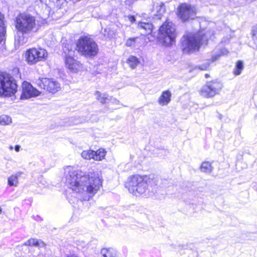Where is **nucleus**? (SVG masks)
<instances>
[{
	"label": "nucleus",
	"mask_w": 257,
	"mask_h": 257,
	"mask_svg": "<svg viewBox=\"0 0 257 257\" xmlns=\"http://www.w3.org/2000/svg\"><path fill=\"white\" fill-rule=\"evenodd\" d=\"M127 19L132 23H134L136 21L135 17L133 16H128Z\"/></svg>",
	"instance_id": "473e14b6"
},
{
	"label": "nucleus",
	"mask_w": 257,
	"mask_h": 257,
	"mask_svg": "<svg viewBox=\"0 0 257 257\" xmlns=\"http://www.w3.org/2000/svg\"><path fill=\"white\" fill-rule=\"evenodd\" d=\"M252 38L257 40V26L254 27L252 30Z\"/></svg>",
	"instance_id": "7c9ffc66"
},
{
	"label": "nucleus",
	"mask_w": 257,
	"mask_h": 257,
	"mask_svg": "<svg viewBox=\"0 0 257 257\" xmlns=\"http://www.w3.org/2000/svg\"><path fill=\"white\" fill-rule=\"evenodd\" d=\"M137 39V38L128 39V40H127V41L126 42V43H125L126 46L127 47L134 46L135 43H136V40Z\"/></svg>",
	"instance_id": "c756f323"
},
{
	"label": "nucleus",
	"mask_w": 257,
	"mask_h": 257,
	"mask_svg": "<svg viewBox=\"0 0 257 257\" xmlns=\"http://www.w3.org/2000/svg\"><path fill=\"white\" fill-rule=\"evenodd\" d=\"M48 55L46 50L42 48H32L25 53V58L28 63L33 65L37 62L45 60Z\"/></svg>",
	"instance_id": "1a4fd4ad"
},
{
	"label": "nucleus",
	"mask_w": 257,
	"mask_h": 257,
	"mask_svg": "<svg viewBox=\"0 0 257 257\" xmlns=\"http://www.w3.org/2000/svg\"><path fill=\"white\" fill-rule=\"evenodd\" d=\"M171 92L169 90L162 92L158 99V103L162 106L167 105L171 101Z\"/></svg>",
	"instance_id": "dca6fc26"
},
{
	"label": "nucleus",
	"mask_w": 257,
	"mask_h": 257,
	"mask_svg": "<svg viewBox=\"0 0 257 257\" xmlns=\"http://www.w3.org/2000/svg\"><path fill=\"white\" fill-rule=\"evenodd\" d=\"M19 43H22V44H23V43H24V40H19Z\"/></svg>",
	"instance_id": "f704fd0d"
},
{
	"label": "nucleus",
	"mask_w": 257,
	"mask_h": 257,
	"mask_svg": "<svg viewBox=\"0 0 257 257\" xmlns=\"http://www.w3.org/2000/svg\"><path fill=\"white\" fill-rule=\"evenodd\" d=\"M22 174V172H17L15 174L12 175L8 179V185L10 186H17L18 184V178Z\"/></svg>",
	"instance_id": "6ab92c4d"
},
{
	"label": "nucleus",
	"mask_w": 257,
	"mask_h": 257,
	"mask_svg": "<svg viewBox=\"0 0 257 257\" xmlns=\"http://www.w3.org/2000/svg\"><path fill=\"white\" fill-rule=\"evenodd\" d=\"M4 16L0 13V43L4 40L6 32L5 27H4Z\"/></svg>",
	"instance_id": "5701e85b"
},
{
	"label": "nucleus",
	"mask_w": 257,
	"mask_h": 257,
	"mask_svg": "<svg viewBox=\"0 0 257 257\" xmlns=\"http://www.w3.org/2000/svg\"><path fill=\"white\" fill-rule=\"evenodd\" d=\"M243 68V65L242 62L241 61H238L236 63L235 68L234 71V74L235 75H238L240 74Z\"/></svg>",
	"instance_id": "cd10ccee"
},
{
	"label": "nucleus",
	"mask_w": 257,
	"mask_h": 257,
	"mask_svg": "<svg viewBox=\"0 0 257 257\" xmlns=\"http://www.w3.org/2000/svg\"><path fill=\"white\" fill-rule=\"evenodd\" d=\"M196 14L194 7L187 4H182L179 7V16L183 21L193 19Z\"/></svg>",
	"instance_id": "f8f14e48"
},
{
	"label": "nucleus",
	"mask_w": 257,
	"mask_h": 257,
	"mask_svg": "<svg viewBox=\"0 0 257 257\" xmlns=\"http://www.w3.org/2000/svg\"><path fill=\"white\" fill-rule=\"evenodd\" d=\"M213 169L211 163L208 161L203 162L200 167L201 172L206 174L211 173Z\"/></svg>",
	"instance_id": "aec40b11"
},
{
	"label": "nucleus",
	"mask_w": 257,
	"mask_h": 257,
	"mask_svg": "<svg viewBox=\"0 0 257 257\" xmlns=\"http://www.w3.org/2000/svg\"><path fill=\"white\" fill-rule=\"evenodd\" d=\"M96 98L100 101L101 103H105L108 99V95L107 94H101L99 92L96 91L95 93Z\"/></svg>",
	"instance_id": "a878e982"
},
{
	"label": "nucleus",
	"mask_w": 257,
	"mask_h": 257,
	"mask_svg": "<svg viewBox=\"0 0 257 257\" xmlns=\"http://www.w3.org/2000/svg\"><path fill=\"white\" fill-rule=\"evenodd\" d=\"M40 94V92L28 82H24L22 84V93L21 99H27L32 97H36Z\"/></svg>",
	"instance_id": "ddd939ff"
},
{
	"label": "nucleus",
	"mask_w": 257,
	"mask_h": 257,
	"mask_svg": "<svg viewBox=\"0 0 257 257\" xmlns=\"http://www.w3.org/2000/svg\"><path fill=\"white\" fill-rule=\"evenodd\" d=\"M42 3H44L43 8L44 9V12L42 14L41 17L43 19L46 20L50 15L51 7L53 6L56 8H60L61 5L65 0H40Z\"/></svg>",
	"instance_id": "4468645a"
},
{
	"label": "nucleus",
	"mask_w": 257,
	"mask_h": 257,
	"mask_svg": "<svg viewBox=\"0 0 257 257\" xmlns=\"http://www.w3.org/2000/svg\"><path fill=\"white\" fill-rule=\"evenodd\" d=\"M36 83L41 88L51 93H55L60 89V84L53 79L42 78L37 80Z\"/></svg>",
	"instance_id": "9b49d317"
},
{
	"label": "nucleus",
	"mask_w": 257,
	"mask_h": 257,
	"mask_svg": "<svg viewBox=\"0 0 257 257\" xmlns=\"http://www.w3.org/2000/svg\"><path fill=\"white\" fill-rule=\"evenodd\" d=\"M15 26L18 31L23 35L36 32L39 29L35 18L27 14H21L16 17Z\"/></svg>",
	"instance_id": "7ed1b4c3"
},
{
	"label": "nucleus",
	"mask_w": 257,
	"mask_h": 257,
	"mask_svg": "<svg viewBox=\"0 0 257 257\" xmlns=\"http://www.w3.org/2000/svg\"><path fill=\"white\" fill-rule=\"evenodd\" d=\"M12 121L11 117L8 115H2L0 116V124L1 125H9Z\"/></svg>",
	"instance_id": "393cba45"
},
{
	"label": "nucleus",
	"mask_w": 257,
	"mask_h": 257,
	"mask_svg": "<svg viewBox=\"0 0 257 257\" xmlns=\"http://www.w3.org/2000/svg\"><path fill=\"white\" fill-rule=\"evenodd\" d=\"M20 149V146L19 145H16L15 147V150L16 152H19Z\"/></svg>",
	"instance_id": "72a5a7b5"
},
{
	"label": "nucleus",
	"mask_w": 257,
	"mask_h": 257,
	"mask_svg": "<svg viewBox=\"0 0 257 257\" xmlns=\"http://www.w3.org/2000/svg\"><path fill=\"white\" fill-rule=\"evenodd\" d=\"M64 170L66 183L82 201L89 200L101 186L98 175H86L72 166H67Z\"/></svg>",
	"instance_id": "f257e3e1"
},
{
	"label": "nucleus",
	"mask_w": 257,
	"mask_h": 257,
	"mask_svg": "<svg viewBox=\"0 0 257 257\" xmlns=\"http://www.w3.org/2000/svg\"><path fill=\"white\" fill-rule=\"evenodd\" d=\"M209 64L208 63L204 65H202L199 66V69L202 70H205L209 67Z\"/></svg>",
	"instance_id": "2f4dec72"
},
{
	"label": "nucleus",
	"mask_w": 257,
	"mask_h": 257,
	"mask_svg": "<svg viewBox=\"0 0 257 257\" xmlns=\"http://www.w3.org/2000/svg\"><path fill=\"white\" fill-rule=\"evenodd\" d=\"M17 84L15 80L11 76H1L0 78V95L10 96L17 91Z\"/></svg>",
	"instance_id": "0eeeda50"
},
{
	"label": "nucleus",
	"mask_w": 257,
	"mask_h": 257,
	"mask_svg": "<svg viewBox=\"0 0 257 257\" xmlns=\"http://www.w3.org/2000/svg\"><path fill=\"white\" fill-rule=\"evenodd\" d=\"M76 49L82 55L86 57L95 56L98 52L96 42L88 37H81L77 42Z\"/></svg>",
	"instance_id": "423d86ee"
},
{
	"label": "nucleus",
	"mask_w": 257,
	"mask_h": 257,
	"mask_svg": "<svg viewBox=\"0 0 257 257\" xmlns=\"http://www.w3.org/2000/svg\"><path fill=\"white\" fill-rule=\"evenodd\" d=\"M177 33L174 24L166 21L160 28L159 38L164 46H170L175 42Z\"/></svg>",
	"instance_id": "39448f33"
},
{
	"label": "nucleus",
	"mask_w": 257,
	"mask_h": 257,
	"mask_svg": "<svg viewBox=\"0 0 257 257\" xmlns=\"http://www.w3.org/2000/svg\"><path fill=\"white\" fill-rule=\"evenodd\" d=\"M127 63L132 69H135L140 63V61L137 57L130 56L127 59Z\"/></svg>",
	"instance_id": "4be33fe9"
},
{
	"label": "nucleus",
	"mask_w": 257,
	"mask_h": 257,
	"mask_svg": "<svg viewBox=\"0 0 257 257\" xmlns=\"http://www.w3.org/2000/svg\"><path fill=\"white\" fill-rule=\"evenodd\" d=\"M25 245H34L35 246H37L39 245V242L37 239L31 238L26 241L24 243Z\"/></svg>",
	"instance_id": "c85d7f7f"
},
{
	"label": "nucleus",
	"mask_w": 257,
	"mask_h": 257,
	"mask_svg": "<svg viewBox=\"0 0 257 257\" xmlns=\"http://www.w3.org/2000/svg\"><path fill=\"white\" fill-rule=\"evenodd\" d=\"M210 33L201 31L197 33H189L181 39V49L184 53H191L198 51L201 45L206 44Z\"/></svg>",
	"instance_id": "f03ea898"
},
{
	"label": "nucleus",
	"mask_w": 257,
	"mask_h": 257,
	"mask_svg": "<svg viewBox=\"0 0 257 257\" xmlns=\"http://www.w3.org/2000/svg\"><path fill=\"white\" fill-rule=\"evenodd\" d=\"M138 28L141 31V33L145 35L152 32L153 25L149 23L140 22L138 24Z\"/></svg>",
	"instance_id": "a211bd4d"
},
{
	"label": "nucleus",
	"mask_w": 257,
	"mask_h": 257,
	"mask_svg": "<svg viewBox=\"0 0 257 257\" xmlns=\"http://www.w3.org/2000/svg\"><path fill=\"white\" fill-rule=\"evenodd\" d=\"M153 12L154 15L158 19H161L162 16L165 12V8L163 3L160 2L157 3L156 6L153 7Z\"/></svg>",
	"instance_id": "2eb2a0df"
},
{
	"label": "nucleus",
	"mask_w": 257,
	"mask_h": 257,
	"mask_svg": "<svg viewBox=\"0 0 257 257\" xmlns=\"http://www.w3.org/2000/svg\"><path fill=\"white\" fill-rule=\"evenodd\" d=\"M94 160L100 161L103 159L105 155V152L104 149H100L97 151H94Z\"/></svg>",
	"instance_id": "b1692460"
},
{
	"label": "nucleus",
	"mask_w": 257,
	"mask_h": 257,
	"mask_svg": "<svg viewBox=\"0 0 257 257\" xmlns=\"http://www.w3.org/2000/svg\"><path fill=\"white\" fill-rule=\"evenodd\" d=\"M222 87V84L218 81L208 82L200 90V94L204 97H212L218 94Z\"/></svg>",
	"instance_id": "9d476101"
},
{
	"label": "nucleus",
	"mask_w": 257,
	"mask_h": 257,
	"mask_svg": "<svg viewBox=\"0 0 257 257\" xmlns=\"http://www.w3.org/2000/svg\"><path fill=\"white\" fill-rule=\"evenodd\" d=\"M10 149H11V150H13V147H12V146H11V147H10Z\"/></svg>",
	"instance_id": "c9c22d12"
},
{
	"label": "nucleus",
	"mask_w": 257,
	"mask_h": 257,
	"mask_svg": "<svg viewBox=\"0 0 257 257\" xmlns=\"http://www.w3.org/2000/svg\"><path fill=\"white\" fill-rule=\"evenodd\" d=\"M101 253L103 257H116L117 251L112 248H103L101 250Z\"/></svg>",
	"instance_id": "412c9836"
},
{
	"label": "nucleus",
	"mask_w": 257,
	"mask_h": 257,
	"mask_svg": "<svg viewBox=\"0 0 257 257\" xmlns=\"http://www.w3.org/2000/svg\"><path fill=\"white\" fill-rule=\"evenodd\" d=\"M228 51L225 48L217 49L212 52L210 61L214 62L217 60L221 56L226 55Z\"/></svg>",
	"instance_id": "f3484780"
},
{
	"label": "nucleus",
	"mask_w": 257,
	"mask_h": 257,
	"mask_svg": "<svg viewBox=\"0 0 257 257\" xmlns=\"http://www.w3.org/2000/svg\"><path fill=\"white\" fill-rule=\"evenodd\" d=\"M69 46L65 47L63 49L65 53V64L66 67L72 72L77 73L83 69L82 65L73 58L74 51L69 50Z\"/></svg>",
	"instance_id": "6e6552de"
},
{
	"label": "nucleus",
	"mask_w": 257,
	"mask_h": 257,
	"mask_svg": "<svg viewBox=\"0 0 257 257\" xmlns=\"http://www.w3.org/2000/svg\"><path fill=\"white\" fill-rule=\"evenodd\" d=\"M205 76H206V77H208V75H207V74H206V75H205Z\"/></svg>",
	"instance_id": "e433bc0d"
},
{
	"label": "nucleus",
	"mask_w": 257,
	"mask_h": 257,
	"mask_svg": "<svg viewBox=\"0 0 257 257\" xmlns=\"http://www.w3.org/2000/svg\"><path fill=\"white\" fill-rule=\"evenodd\" d=\"M125 187L130 193L136 196L145 194L148 189L147 182L143 177L138 175L128 178Z\"/></svg>",
	"instance_id": "20e7f679"
},
{
	"label": "nucleus",
	"mask_w": 257,
	"mask_h": 257,
	"mask_svg": "<svg viewBox=\"0 0 257 257\" xmlns=\"http://www.w3.org/2000/svg\"><path fill=\"white\" fill-rule=\"evenodd\" d=\"M94 151L92 150L83 151L81 153V156L85 159L90 160L93 159L94 160Z\"/></svg>",
	"instance_id": "bb28decb"
}]
</instances>
